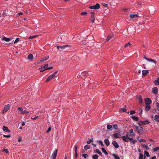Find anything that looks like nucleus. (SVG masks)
I'll list each match as a JSON object with an SVG mask.
<instances>
[{
  "label": "nucleus",
  "instance_id": "54",
  "mask_svg": "<svg viewBox=\"0 0 159 159\" xmlns=\"http://www.w3.org/2000/svg\"><path fill=\"white\" fill-rule=\"evenodd\" d=\"M92 141V140L90 139L89 140L87 141V143L88 144H90L91 143V142Z\"/></svg>",
  "mask_w": 159,
  "mask_h": 159
},
{
  "label": "nucleus",
  "instance_id": "34",
  "mask_svg": "<svg viewBox=\"0 0 159 159\" xmlns=\"http://www.w3.org/2000/svg\"><path fill=\"white\" fill-rule=\"evenodd\" d=\"M131 45V44L130 43V42H129L125 45L124 46V48H127L129 46H130Z\"/></svg>",
  "mask_w": 159,
  "mask_h": 159
},
{
  "label": "nucleus",
  "instance_id": "16",
  "mask_svg": "<svg viewBox=\"0 0 159 159\" xmlns=\"http://www.w3.org/2000/svg\"><path fill=\"white\" fill-rule=\"evenodd\" d=\"M104 142L107 146H108L110 145V142L108 139H105L104 140Z\"/></svg>",
  "mask_w": 159,
  "mask_h": 159
},
{
  "label": "nucleus",
  "instance_id": "60",
  "mask_svg": "<svg viewBox=\"0 0 159 159\" xmlns=\"http://www.w3.org/2000/svg\"><path fill=\"white\" fill-rule=\"evenodd\" d=\"M133 132V130L132 129H129V133H132Z\"/></svg>",
  "mask_w": 159,
  "mask_h": 159
},
{
  "label": "nucleus",
  "instance_id": "46",
  "mask_svg": "<svg viewBox=\"0 0 159 159\" xmlns=\"http://www.w3.org/2000/svg\"><path fill=\"white\" fill-rule=\"evenodd\" d=\"M142 111H143V110H142V109L141 108H140L139 110V114H142Z\"/></svg>",
  "mask_w": 159,
  "mask_h": 159
},
{
  "label": "nucleus",
  "instance_id": "14",
  "mask_svg": "<svg viewBox=\"0 0 159 159\" xmlns=\"http://www.w3.org/2000/svg\"><path fill=\"white\" fill-rule=\"evenodd\" d=\"M152 92L155 94H157L158 93V89L157 87H154L152 89Z\"/></svg>",
  "mask_w": 159,
  "mask_h": 159
},
{
  "label": "nucleus",
  "instance_id": "4",
  "mask_svg": "<svg viewBox=\"0 0 159 159\" xmlns=\"http://www.w3.org/2000/svg\"><path fill=\"white\" fill-rule=\"evenodd\" d=\"M48 66V64H46L44 66L43 65L40 68V72H42L46 70H47V68Z\"/></svg>",
  "mask_w": 159,
  "mask_h": 159
},
{
  "label": "nucleus",
  "instance_id": "3",
  "mask_svg": "<svg viewBox=\"0 0 159 159\" xmlns=\"http://www.w3.org/2000/svg\"><path fill=\"white\" fill-rule=\"evenodd\" d=\"M135 127L138 134H142L143 133V129L142 127L140 126L139 127L135 126Z\"/></svg>",
  "mask_w": 159,
  "mask_h": 159
},
{
  "label": "nucleus",
  "instance_id": "12",
  "mask_svg": "<svg viewBox=\"0 0 159 159\" xmlns=\"http://www.w3.org/2000/svg\"><path fill=\"white\" fill-rule=\"evenodd\" d=\"M2 129L3 131L8 133H10L11 132L10 130L8 129L7 127L6 126H3Z\"/></svg>",
  "mask_w": 159,
  "mask_h": 159
},
{
  "label": "nucleus",
  "instance_id": "63",
  "mask_svg": "<svg viewBox=\"0 0 159 159\" xmlns=\"http://www.w3.org/2000/svg\"><path fill=\"white\" fill-rule=\"evenodd\" d=\"M102 5L105 7H107V4H106V3H102Z\"/></svg>",
  "mask_w": 159,
  "mask_h": 159
},
{
  "label": "nucleus",
  "instance_id": "31",
  "mask_svg": "<svg viewBox=\"0 0 159 159\" xmlns=\"http://www.w3.org/2000/svg\"><path fill=\"white\" fill-rule=\"evenodd\" d=\"M144 154L145 155V156H147V157H150V156L149 154L147 151H144Z\"/></svg>",
  "mask_w": 159,
  "mask_h": 159
},
{
  "label": "nucleus",
  "instance_id": "49",
  "mask_svg": "<svg viewBox=\"0 0 159 159\" xmlns=\"http://www.w3.org/2000/svg\"><path fill=\"white\" fill-rule=\"evenodd\" d=\"M98 142H99V144L100 145H101L102 146H104L103 144L102 143V141H98Z\"/></svg>",
  "mask_w": 159,
  "mask_h": 159
},
{
  "label": "nucleus",
  "instance_id": "27",
  "mask_svg": "<svg viewBox=\"0 0 159 159\" xmlns=\"http://www.w3.org/2000/svg\"><path fill=\"white\" fill-rule=\"evenodd\" d=\"M5 11H0V17H2L4 16Z\"/></svg>",
  "mask_w": 159,
  "mask_h": 159
},
{
  "label": "nucleus",
  "instance_id": "8",
  "mask_svg": "<svg viewBox=\"0 0 159 159\" xmlns=\"http://www.w3.org/2000/svg\"><path fill=\"white\" fill-rule=\"evenodd\" d=\"M113 136L116 138H120L121 137V135L119 133H115L113 134Z\"/></svg>",
  "mask_w": 159,
  "mask_h": 159
},
{
  "label": "nucleus",
  "instance_id": "42",
  "mask_svg": "<svg viewBox=\"0 0 159 159\" xmlns=\"http://www.w3.org/2000/svg\"><path fill=\"white\" fill-rule=\"evenodd\" d=\"M38 36V35H33V36H30V37L29 38V39H32L35 38H36Z\"/></svg>",
  "mask_w": 159,
  "mask_h": 159
},
{
  "label": "nucleus",
  "instance_id": "55",
  "mask_svg": "<svg viewBox=\"0 0 159 159\" xmlns=\"http://www.w3.org/2000/svg\"><path fill=\"white\" fill-rule=\"evenodd\" d=\"M139 141L140 142H146V140L144 139H141Z\"/></svg>",
  "mask_w": 159,
  "mask_h": 159
},
{
  "label": "nucleus",
  "instance_id": "17",
  "mask_svg": "<svg viewBox=\"0 0 159 159\" xmlns=\"http://www.w3.org/2000/svg\"><path fill=\"white\" fill-rule=\"evenodd\" d=\"M28 59L32 61L33 58V56L32 54H30L28 55L27 57Z\"/></svg>",
  "mask_w": 159,
  "mask_h": 159
},
{
  "label": "nucleus",
  "instance_id": "43",
  "mask_svg": "<svg viewBox=\"0 0 159 159\" xmlns=\"http://www.w3.org/2000/svg\"><path fill=\"white\" fill-rule=\"evenodd\" d=\"M112 127V126L111 125H107V129H111Z\"/></svg>",
  "mask_w": 159,
  "mask_h": 159
},
{
  "label": "nucleus",
  "instance_id": "57",
  "mask_svg": "<svg viewBox=\"0 0 159 159\" xmlns=\"http://www.w3.org/2000/svg\"><path fill=\"white\" fill-rule=\"evenodd\" d=\"M58 71H55V72H54V73H53V74H52V75H53V76L55 77L56 75L57 74V73Z\"/></svg>",
  "mask_w": 159,
  "mask_h": 159
},
{
  "label": "nucleus",
  "instance_id": "26",
  "mask_svg": "<svg viewBox=\"0 0 159 159\" xmlns=\"http://www.w3.org/2000/svg\"><path fill=\"white\" fill-rule=\"evenodd\" d=\"M131 118L134 120L136 121H138L139 120V118L138 117L132 116H131Z\"/></svg>",
  "mask_w": 159,
  "mask_h": 159
},
{
  "label": "nucleus",
  "instance_id": "1",
  "mask_svg": "<svg viewBox=\"0 0 159 159\" xmlns=\"http://www.w3.org/2000/svg\"><path fill=\"white\" fill-rule=\"evenodd\" d=\"M71 47V45H65L63 46L58 45L57 47V48L58 49L61 50H63L68 47L70 48Z\"/></svg>",
  "mask_w": 159,
  "mask_h": 159
},
{
  "label": "nucleus",
  "instance_id": "7",
  "mask_svg": "<svg viewBox=\"0 0 159 159\" xmlns=\"http://www.w3.org/2000/svg\"><path fill=\"white\" fill-rule=\"evenodd\" d=\"M91 21L92 23H94V20H95V14L93 12H91Z\"/></svg>",
  "mask_w": 159,
  "mask_h": 159
},
{
  "label": "nucleus",
  "instance_id": "44",
  "mask_svg": "<svg viewBox=\"0 0 159 159\" xmlns=\"http://www.w3.org/2000/svg\"><path fill=\"white\" fill-rule=\"evenodd\" d=\"M113 128L116 129H118V125L117 124H115L114 125H113Z\"/></svg>",
  "mask_w": 159,
  "mask_h": 159
},
{
  "label": "nucleus",
  "instance_id": "25",
  "mask_svg": "<svg viewBox=\"0 0 159 159\" xmlns=\"http://www.w3.org/2000/svg\"><path fill=\"white\" fill-rule=\"evenodd\" d=\"M49 58V56H46V57H43V58H42V59H41V61H42V62H43V61H46V60H47Z\"/></svg>",
  "mask_w": 159,
  "mask_h": 159
},
{
  "label": "nucleus",
  "instance_id": "28",
  "mask_svg": "<svg viewBox=\"0 0 159 159\" xmlns=\"http://www.w3.org/2000/svg\"><path fill=\"white\" fill-rule=\"evenodd\" d=\"M138 124L140 126H141V125H144L146 124V123H145V122L142 121H140L138 123Z\"/></svg>",
  "mask_w": 159,
  "mask_h": 159
},
{
  "label": "nucleus",
  "instance_id": "2",
  "mask_svg": "<svg viewBox=\"0 0 159 159\" xmlns=\"http://www.w3.org/2000/svg\"><path fill=\"white\" fill-rule=\"evenodd\" d=\"M100 7V4L97 3L96 5L93 6H90L89 7V8L90 9H99Z\"/></svg>",
  "mask_w": 159,
  "mask_h": 159
},
{
  "label": "nucleus",
  "instance_id": "38",
  "mask_svg": "<svg viewBox=\"0 0 159 159\" xmlns=\"http://www.w3.org/2000/svg\"><path fill=\"white\" fill-rule=\"evenodd\" d=\"M159 119V115H156L154 117V120H157V119Z\"/></svg>",
  "mask_w": 159,
  "mask_h": 159
},
{
  "label": "nucleus",
  "instance_id": "53",
  "mask_svg": "<svg viewBox=\"0 0 159 159\" xmlns=\"http://www.w3.org/2000/svg\"><path fill=\"white\" fill-rule=\"evenodd\" d=\"M4 137L6 138H10L11 137V135L10 134H9L8 135H4L3 136Z\"/></svg>",
  "mask_w": 159,
  "mask_h": 159
},
{
  "label": "nucleus",
  "instance_id": "64",
  "mask_svg": "<svg viewBox=\"0 0 159 159\" xmlns=\"http://www.w3.org/2000/svg\"><path fill=\"white\" fill-rule=\"evenodd\" d=\"M144 122H145V123H146V124H148L150 123L149 121H148V120L144 121Z\"/></svg>",
  "mask_w": 159,
  "mask_h": 159
},
{
  "label": "nucleus",
  "instance_id": "61",
  "mask_svg": "<svg viewBox=\"0 0 159 159\" xmlns=\"http://www.w3.org/2000/svg\"><path fill=\"white\" fill-rule=\"evenodd\" d=\"M74 148L75 149V153L77 152V146L76 145L75 146Z\"/></svg>",
  "mask_w": 159,
  "mask_h": 159
},
{
  "label": "nucleus",
  "instance_id": "24",
  "mask_svg": "<svg viewBox=\"0 0 159 159\" xmlns=\"http://www.w3.org/2000/svg\"><path fill=\"white\" fill-rule=\"evenodd\" d=\"M141 145H142V147L143 148H145L146 149H147V150H148L149 149V147L148 145H147L146 144H143V143L141 144Z\"/></svg>",
  "mask_w": 159,
  "mask_h": 159
},
{
  "label": "nucleus",
  "instance_id": "20",
  "mask_svg": "<svg viewBox=\"0 0 159 159\" xmlns=\"http://www.w3.org/2000/svg\"><path fill=\"white\" fill-rule=\"evenodd\" d=\"M121 138L123 140L126 142H128L129 141L128 140V139H127L126 137L125 136H121Z\"/></svg>",
  "mask_w": 159,
  "mask_h": 159
},
{
  "label": "nucleus",
  "instance_id": "18",
  "mask_svg": "<svg viewBox=\"0 0 159 159\" xmlns=\"http://www.w3.org/2000/svg\"><path fill=\"white\" fill-rule=\"evenodd\" d=\"M81 75L82 76H85L89 75V73L86 71H83L81 73Z\"/></svg>",
  "mask_w": 159,
  "mask_h": 159
},
{
  "label": "nucleus",
  "instance_id": "6",
  "mask_svg": "<svg viewBox=\"0 0 159 159\" xmlns=\"http://www.w3.org/2000/svg\"><path fill=\"white\" fill-rule=\"evenodd\" d=\"M145 101L146 105H150L152 103L151 100L148 98H146L145 99Z\"/></svg>",
  "mask_w": 159,
  "mask_h": 159
},
{
  "label": "nucleus",
  "instance_id": "9",
  "mask_svg": "<svg viewBox=\"0 0 159 159\" xmlns=\"http://www.w3.org/2000/svg\"><path fill=\"white\" fill-rule=\"evenodd\" d=\"M112 145L116 148H118L119 147V145L115 141H113L112 143Z\"/></svg>",
  "mask_w": 159,
  "mask_h": 159
},
{
  "label": "nucleus",
  "instance_id": "29",
  "mask_svg": "<svg viewBox=\"0 0 159 159\" xmlns=\"http://www.w3.org/2000/svg\"><path fill=\"white\" fill-rule=\"evenodd\" d=\"M119 111L120 112H125V113H127L126 109L124 108H120L119 110Z\"/></svg>",
  "mask_w": 159,
  "mask_h": 159
},
{
  "label": "nucleus",
  "instance_id": "32",
  "mask_svg": "<svg viewBox=\"0 0 159 159\" xmlns=\"http://www.w3.org/2000/svg\"><path fill=\"white\" fill-rule=\"evenodd\" d=\"M102 151L106 155H107L108 153L105 150L104 148H102Z\"/></svg>",
  "mask_w": 159,
  "mask_h": 159
},
{
  "label": "nucleus",
  "instance_id": "13",
  "mask_svg": "<svg viewBox=\"0 0 159 159\" xmlns=\"http://www.w3.org/2000/svg\"><path fill=\"white\" fill-rule=\"evenodd\" d=\"M151 109V107L149 105H146L145 110V111H148Z\"/></svg>",
  "mask_w": 159,
  "mask_h": 159
},
{
  "label": "nucleus",
  "instance_id": "21",
  "mask_svg": "<svg viewBox=\"0 0 159 159\" xmlns=\"http://www.w3.org/2000/svg\"><path fill=\"white\" fill-rule=\"evenodd\" d=\"M2 39H3V40H4L6 42L9 41L10 40V39L9 38H6L5 37H4L3 36H2Z\"/></svg>",
  "mask_w": 159,
  "mask_h": 159
},
{
  "label": "nucleus",
  "instance_id": "22",
  "mask_svg": "<svg viewBox=\"0 0 159 159\" xmlns=\"http://www.w3.org/2000/svg\"><path fill=\"white\" fill-rule=\"evenodd\" d=\"M148 73V72L147 70H143L142 71V75L143 76L146 75Z\"/></svg>",
  "mask_w": 159,
  "mask_h": 159
},
{
  "label": "nucleus",
  "instance_id": "62",
  "mask_svg": "<svg viewBox=\"0 0 159 159\" xmlns=\"http://www.w3.org/2000/svg\"><path fill=\"white\" fill-rule=\"evenodd\" d=\"M123 11L125 12H127L128 11V10L126 8H123Z\"/></svg>",
  "mask_w": 159,
  "mask_h": 159
},
{
  "label": "nucleus",
  "instance_id": "50",
  "mask_svg": "<svg viewBox=\"0 0 159 159\" xmlns=\"http://www.w3.org/2000/svg\"><path fill=\"white\" fill-rule=\"evenodd\" d=\"M87 14V13L86 12H82L80 13L81 15H86Z\"/></svg>",
  "mask_w": 159,
  "mask_h": 159
},
{
  "label": "nucleus",
  "instance_id": "59",
  "mask_svg": "<svg viewBox=\"0 0 159 159\" xmlns=\"http://www.w3.org/2000/svg\"><path fill=\"white\" fill-rule=\"evenodd\" d=\"M22 138L20 137H19V138L18 139V141L19 142H20L22 141Z\"/></svg>",
  "mask_w": 159,
  "mask_h": 159
},
{
  "label": "nucleus",
  "instance_id": "23",
  "mask_svg": "<svg viewBox=\"0 0 159 159\" xmlns=\"http://www.w3.org/2000/svg\"><path fill=\"white\" fill-rule=\"evenodd\" d=\"M153 83L154 84L156 85H159V78H158L156 80H155L153 82Z\"/></svg>",
  "mask_w": 159,
  "mask_h": 159
},
{
  "label": "nucleus",
  "instance_id": "56",
  "mask_svg": "<svg viewBox=\"0 0 159 159\" xmlns=\"http://www.w3.org/2000/svg\"><path fill=\"white\" fill-rule=\"evenodd\" d=\"M3 151H5L6 153H7L8 152V150L7 149H4L3 150Z\"/></svg>",
  "mask_w": 159,
  "mask_h": 159
},
{
  "label": "nucleus",
  "instance_id": "40",
  "mask_svg": "<svg viewBox=\"0 0 159 159\" xmlns=\"http://www.w3.org/2000/svg\"><path fill=\"white\" fill-rule=\"evenodd\" d=\"M139 102L140 103H141L143 102L142 98L141 96H140L139 98Z\"/></svg>",
  "mask_w": 159,
  "mask_h": 159
},
{
  "label": "nucleus",
  "instance_id": "33",
  "mask_svg": "<svg viewBox=\"0 0 159 159\" xmlns=\"http://www.w3.org/2000/svg\"><path fill=\"white\" fill-rule=\"evenodd\" d=\"M90 148V146L89 145L87 144L84 147L85 150H86Z\"/></svg>",
  "mask_w": 159,
  "mask_h": 159
},
{
  "label": "nucleus",
  "instance_id": "19",
  "mask_svg": "<svg viewBox=\"0 0 159 159\" xmlns=\"http://www.w3.org/2000/svg\"><path fill=\"white\" fill-rule=\"evenodd\" d=\"M144 58L146 59V60H148V61H151L152 62H154V63L155 64H156V61L152 59H149V58H147V57H146L145 56H144Z\"/></svg>",
  "mask_w": 159,
  "mask_h": 159
},
{
  "label": "nucleus",
  "instance_id": "41",
  "mask_svg": "<svg viewBox=\"0 0 159 159\" xmlns=\"http://www.w3.org/2000/svg\"><path fill=\"white\" fill-rule=\"evenodd\" d=\"M143 154L141 153L139 154V159H143Z\"/></svg>",
  "mask_w": 159,
  "mask_h": 159
},
{
  "label": "nucleus",
  "instance_id": "5",
  "mask_svg": "<svg viewBox=\"0 0 159 159\" xmlns=\"http://www.w3.org/2000/svg\"><path fill=\"white\" fill-rule=\"evenodd\" d=\"M57 149L56 150L53 152L51 156V158L52 159H55L57 155Z\"/></svg>",
  "mask_w": 159,
  "mask_h": 159
},
{
  "label": "nucleus",
  "instance_id": "36",
  "mask_svg": "<svg viewBox=\"0 0 159 159\" xmlns=\"http://www.w3.org/2000/svg\"><path fill=\"white\" fill-rule=\"evenodd\" d=\"M96 151L99 155L102 156V153L101 152L99 151V150L98 149H96Z\"/></svg>",
  "mask_w": 159,
  "mask_h": 159
},
{
  "label": "nucleus",
  "instance_id": "58",
  "mask_svg": "<svg viewBox=\"0 0 159 159\" xmlns=\"http://www.w3.org/2000/svg\"><path fill=\"white\" fill-rule=\"evenodd\" d=\"M38 118V116H36L34 118H32L31 117V119L33 120H36Z\"/></svg>",
  "mask_w": 159,
  "mask_h": 159
},
{
  "label": "nucleus",
  "instance_id": "45",
  "mask_svg": "<svg viewBox=\"0 0 159 159\" xmlns=\"http://www.w3.org/2000/svg\"><path fill=\"white\" fill-rule=\"evenodd\" d=\"M158 150H159V147L155 148L153 149V151H157Z\"/></svg>",
  "mask_w": 159,
  "mask_h": 159
},
{
  "label": "nucleus",
  "instance_id": "48",
  "mask_svg": "<svg viewBox=\"0 0 159 159\" xmlns=\"http://www.w3.org/2000/svg\"><path fill=\"white\" fill-rule=\"evenodd\" d=\"M135 113V112L134 111L132 110L130 111V115H133Z\"/></svg>",
  "mask_w": 159,
  "mask_h": 159
},
{
  "label": "nucleus",
  "instance_id": "15",
  "mask_svg": "<svg viewBox=\"0 0 159 159\" xmlns=\"http://www.w3.org/2000/svg\"><path fill=\"white\" fill-rule=\"evenodd\" d=\"M53 75H50L46 79V81L48 82L54 78V77L53 76Z\"/></svg>",
  "mask_w": 159,
  "mask_h": 159
},
{
  "label": "nucleus",
  "instance_id": "10",
  "mask_svg": "<svg viewBox=\"0 0 159 159\" xmlns=\"http://www.w3.org/2000/svg\"><path fill=\"white\" fill-rule=\"evenodd\" d=\"M139 17V15L138 14H131L130 15L129 17L131 19H134L137 18Z\"/></svg>",
  "mask_w": 159,
  "mask_h": 159
},
{
  "label": "nucleus",
  "instance_id": "35",
  "mask_svg": "<svg viewBox=\"0 0 159 159\" xmlns=\"http://www.w3.org/2000/svg\"><path fill=\"white\" fill-rule=\"evenodd\" d=\"M113 156L114 157L115 159H120L119 157L115 154H113Z\"/></svg>",
  "mask_w": 159,
  "mask_h": 159
},
{
  "label": "nucleus",
  "instance_id": "47",
  "mask_svg": "<svg viewBox=\"0 0 159 159\" xmlns=\"http://www.w3.org/2000/svg\"><path fill=\"white\" fill-rule=\"evenodd\" d=\"M18 109L21 111V112H22L23 110L22 107H19L18 108Z\"/></svg>",
  "mask_w": 159,
  "mask_h": 159
},
{
  "label": "nucleus",
  "instance_id": "52",
  "mask_svg": "<svg viewBox=\"0 0 159 159\" xmlns=\"http://www.w3.org/2000/svg\"><path fill=\"white\" fill-rule=\"evenodd\" d=\"M82 156L84 158H86L88 157V155L87 154H84L82 155Z\"/></svg>",
  "mask_w": 159,
  "mask_h": 159
},
{
  "label": "nucleus",
  "instance_id": "51",
  "mask_svg": "<svg viewBox=\"0 0 159 159\" xmlns=\"http://www.w3.org/2000/svg\"><path fill=\"white\" fill-rule=\"evenodd\" d=\"M19 38H16V39L15 40V41H14V43H17V42H18L19 41Z\"/></svg>",
  "mask_w": 159,
  "mask_h": 159
},
{
  "label": "nucleus",
  "instance_id": "39",
  "mask_svg": "<svg viewBox=\"0 0 159 159\" xmlns=\"http://www.w3.org/2000/svg\"><path fill=\"white\" fill-rule=\"evenodd\" d=\"M29 113V112L26 110H24L22 112H21L20 113L23 114H27V113Z\"/></svg>",
  "mask_w": 159,
  "mask_h": 159
},
{
  "label": "nucleus",
  "instance_id": "11",
  "mask_svg": "<svg viewBox=\"0 0 159 159\" xmlns=\"http://www.w3.org/2000/svg\"><path fill=\"white\" fill-rule=\"evenodd\" d=\"M10 106V105L9 104H8L5 106L3 108L4 111L7 112V111H8L9 110Z\"/></svg>",
  "mask_w": 159,
  "mask_h": 159
},
{
  "label": "nucleus",
  "instance_id": "37",
  "mask_svg": "<svg viewBox=\"0 0 159 159\" xmlns=\"http://www.w3.org/2000/svg\"><path fill=\"white\" fill-rule=\"evenodd\" d=\"M112 36L109 35L107 37L106 39L107 42H108L112 38Z\"/></svg>",
  "mask_w": 159,
  "mask_h": 159
},
{
  "label": "nucleus",
  "instance_id": "30",
  "mask_svg": "<svg viewBox=\"0 0 159 159\" xmlns=\"http://www.w3.org/2000/svg\"><path fill=\"white\" fill-rule=\"evenodd\" d=\"M92 157L93 159H98V156L97 154H95L93 155Z\"/></svg>",
  "mask_w": 159,
  "mask_h": 159
}]
</instances>
